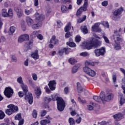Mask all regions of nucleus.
I'll use <instances>...</instances> for the list:
<instances>
[{
  "mask_svg": "<svg viewBox=\"0 0 125 125\" xmlns=\"http://www.w3.org/2000/svg\"><path fill=\"white\" fill-rule=\"evenodd\" d=\"M50 43H52L54 45L58 43V40L56 39V37L55 36H53L51 39L50 41Z\"/></svg>",
  "mask_w": 125,
  "mask_h": 125,
  "instance_id": "22",
  "label": "nucleus"
},
{
  "mask_svg": "<svg viewBox=\"0 0 125 125\" xmlns=\"http://www.w3.org/2000/svg\"><path fill=\"white\" fill-rule=\"evenodd\" d=\"M21 87L23 92L24 93V95H25L24 99L25 100H27L29 104H33V94H32V93H30V92H29L28 94H27L28 91V86H27V85L22 84L21 85Z\"/></svg>",
  "mask_w": 125,
  "mask_h": 125,
  "instance_id": "3",
  "label": "nucleus"
},
{
  "mask_svg": "<svg viewBox=\"0 0 125 125\" xmlns=\"http://www.w3.org/2000/svg\"><path fill=\"white\" fill-rule=\"evenodd\" d=\"M80 56H83V57H86L89 56V53L87 52H82L80 54Z\"/></svg>",
  "mask_w": 125,
  "mask_h": 125,
  "instance_id": "42",
  "label": "nucleus"
},
{
  "mask_svg": "<svg viewBox=\"0 0 125 125\" xmlns=\"http://www.w3.org/2000/svg\"><path fill=\"white\" fill-rule=\"evenodd\" d=\"M55 98L57 101V106L58 110H64L65 108V102L63 100L62 98L59 96L58 94L55 95Z\"/></svg>",
  "mask_w": 125,
  "mask_h": 125,
  "instance_id": "5",
  "label": "nucleus"
},
{
  "mask_svg": "<svg viewBox=\"0 0 125 125\" xmlns=\"http://www.w3.org/2000/svg\"><path fill=\"white\" fill-rule=\"evenodd\" d=\"M35 16L36 17V21H39L38 23L36 24H32V28L33 30H37V29H40L41 27H42V21L44 20V15H41L39 14V13H36L35 14Z\"/></svg>",
  "mask_w": 125,
  "mask_h": 125,
  "instance_id": "4",
  "label": "nucleus"
},
{
  "mask_svg": "<svg viewBox=\"0 0 125 125\" xmlns=\"http://www.w3.org/2000/svg\"><path fill=\"white\" fill-rule=\"evenodd\" d=\"M44 88L47 93H50V89L48 88V86H46Z\"/></svg>",
  "mask_w": 125,
  "mask_h": 125,
  "instance_id": "62",
  "label": "nucleus"
},
{
  "mask_svg": "<svg viewBox=\"0 0 125 125\" xmlns=\"http://www.w3.org/2000/svg\"><path fill=\"white\" fill-rule=\"evenodd\" d=\"M64 48L61 49L58 52V54L60 55V56H62L63 55V54L64 53Z\"/></svg>",
  "mask_w": 125,
  "mask_h": 125,
  "instance_id": "51",
  "label": "nucleus"
},
{
  "mask_svg": "<svg viewBox=\"0 0 125 125\" xmlns=\"http://www.w3.org/2000/svg\"><path fill=\"white\" fill-rule=\"evenodd\" d=\"M116 40L118 42L116 41H115V44H114V48L116 50H120V49H121L122 47H121L120 42H123V39L117 37Z\"/></svg>",
  "mask_w": 125,
  "mask_h": 125,
  "instance_id": "10",
  "label": "nucleus"
},
{
  "mask_svg": "<svg viewBox=\"0 0 125 125\" xmlns=\"http://www.w3.org/2000/svg\"><path fill=\"white\" fill-rule=\"evenodd\" d=\"M51 122L49 120L44 119L40 121L41 125H46L48 124H50Z\"/></svg>",
  "mask_w": 125,
  "mask_h": 125,
  "instance_id": "30",
  "label": "nucleus"
},
{
  "mask_svg": "<svg viewBox=\"0 0 125 125\" xmlns=\"http://www.w3.org/2000/svg\"><path fill=\"white\" fill-rule=\"evenodd\" d=\"M102 24L104 26V27H105V28H109V27L108 21H103Z\"/></svg>",
  "mask_w": 125,
  "mask_h": 125,
  "instance_id": "47",
  "label": "nucleus"
},
{
  "mask_svg": "<svg viewBox=\"0 0 125 125\" xmlns=\"http://www.w3.org/2000/svg\"><path fill=\"white\" fill-rule=\"evenodd\" d=\"M18 94H19V97H20L21 98H22V97L24 96V92L22 91L19 92Z\"/></svg>",
  "mask_w": 125,
  "mask_h": 125,
  "instance_id": "61",
  "label": "nucleus"
},
{
  "mask_svg": "<svg viewBox=\"0 0 125 125\" xmlns=\"http://www.w3.org/2000/svg\"><path fill=\"white\" fill-rule=\"evenodd\" d=\"M119 94L120 96V104L121 105H123V104L125 103V99L123 98V94L120 93Z\"/></svg>",
  "mask_w": 125,
  "mask_h": 125,
  "instance_id": "40",
  "label": "nucleus"
},
{
  "mask_svg": "<svg viewBox=\"0 0 125 125\" xmlns=\"http://www.w3.org/2000/svg\"><path fill=\"white\" fill-rule=\"evenodd\" d=\"M77 124H81V122H82V117H79L76 121Z\"/></svg>",
  "mask_w": 125,
  "mask_h": 125,
  "instance_id": "64",
  "label": "nucleus"
},
{
  "mask_svg": "<svg viewBox=\"0 0 125 125\" xmlns=\"http://www.w3.org/2000/svg\"><path fill=\"white\" fill-rule=\"evenodd\" d=\"M34 12V10H33V9L31 8L29 10H28V9H26L25 10V14L26 15H30L31 13H33Z\"/></svg>",
  "mask_w": 125,
  "mask_h": 125,
  "instance_id": "39",
  "label": "nucleus"
},
{
  "mask_svg": "<svg viewBox=\"0 0 125 125\" xmlns=\"http://www.w3.org/2000/svg\"><path fill=\"white\" fill-rule=\"evenodd\" d=\"M33 42H34V41L33 40H31L28 43H27V49H31V46H33Z\"/></svg>",
  "mask_w": 125,
  "mask_h": 125,
  "instance_id": "41",
  "label": "nucleus"
},
{
  "mask_svg": "<svg viewBox=\"0 0 125 125\" xmlns=\"http://www.w3.org/2000/svg\"><path fill=\"white\" fill-rule=\"evenodd\" d=\"M85 19H86V16L84 15L83 18H79L77 20V23L78 24H81V23H83V21H85Z\"/></svg>",
  "mask_w": 125,
  "mask_h": 125,
  "instance_id": "31",
  "label": "nucleus"
},
{
  "mask_svg": "<svg viewBox=\"0 0 125 125\" xmlns=\"http://www.w3.org/2000/svg\"><path fill=\"white\" fill-rule=\"evenodd\" d=\"M113 117L115 120V125H120V123H119L118 122H120V121L124 119V115H123V114L121 113H118L114 115L113 116Z\"/></svg>",
  "mask_w": 125,
  "mask_h": 125,
  "instance_id": "7",
  "label": "nucleus"
},
{
  "mask_svg": "<svg viewBox=\"0 0 125 125\" xmlns=\"http://www.w3.org/2000/svg\"><path fill=\"white\" fill-rule=\"evenodd\" d=\"M68 62L71 65H74L75 63L77 62V61L74 58H71L68 60Z\"/></svg>",
  "mask_w": 125,
  "mask_h": 125,
  "instance_id": "38",
  "label": "nucleus"
},
{
  "mask_svg": "<svg viewBox=\"0 0 125 125\" xmlns=\"http://www.w3.org/2000/svg\"><path fill=\"white\" fill-rule=\"evenodd\" d=\"M32 78L34 81H37L38 80V77L37 76V74H32Z\"/></svg>",
  "mask_w": 125,
  "mask_h": 125,
  "instance_id": "63",
  "label": "nucleus"
},
{
  "mask_svg": "<svg viewBox=\"0 0 125 125\" xmlns=\"http://www.w3.org/2000/svg\"><path fill=\"white\" fill-rule=\"evenodd\" d=\"M68 123L69 125H75L76 124V122L75 119L72 117H70L68 119Z\"/></svg>",
  "mask_w": 125,
  "mask_h": 125,
  "instance_id": "34",
  "label": "nucleus"
},
{
  "mask_svg": "<svg viewBox=\"0 0 125 125\" xmlns=\"http://www.w3.org/2000/svg\"><path fill=\"white\" fill-rule=\"evenodd\" d=\"M15 120L16 121H20V120H22V116L21 115V113H19L15 116Z\"/></svg>",
  "mask_w": 125,
  "mask_h": 125,
  "instance_id": "37",
  "label": "nucleus"
},
{
  "mask_svg": "<svg viewBox=\"0 0 125 125\" xmlns=\"http://www.w3.org/2000/svg\"><path fill=\"white\" fill-rule=\"evenodd\" d=\"M88 0H84L83 6L80 8L82 11H86L87 10Z\"/></svg>",
  "mask_w": 125,
  "mask_h": 125,
  "instance_id": "19",
  "label": "nucleus"
},
{
  "mask_svg": "<svg viewBox=\"0 0 125 125\" xmlns=\"http://www.w3.org/2000/svg\"><path fill=\"white\" fill-rule=\"evenodd\" d=\"M105 52H106V50L104 47H102L100 49H97L94 50V53L97 57L104 56Z\"/></svg>",
  "mask_w": 125,
  "mask_h": 125,
  "instance_id": "8",
  "label": "nucleus"
},
{
  "mask_svg": "<svg viewBox=\"0 0 125 125\" xmlns=\"http://www.w3.org/2000/svg\"><path fill=\"white\" fill-rule=\"evenodd\" d=\"M7 108L9 109H7V110H19L18 106L14 105L13 104L8 105Z\"/></svg>",
  "mask_w": 125,
  "mask_h": 125,
  "instance_id": "23",
  "label": "nucleus"
},
{
  "mask_svg": "<svg viewBox=\"0 0 125 125\" xmlns=\"http://www.w3.org/2000/svg\"><path fill=\"white\" fill-rule=\"evenodd\" d=\"M78 101L80 103H82V104H85L86 103V101L85 100H82L81 97H78Z\"/></svg>",
  "mask_w": 125,
  "mask_h": 125,
  "instance_id": "45",
  "label": "nucleus"
},
{
  "mask_svg": "<svg viewBox=\"0 0 125 125\" xmlns=\"http://www.w3.org/2000/svg\"><path fill=\"white\" fill-rule=\"evenodd\" d=\"M71 36H72V33H71V32H67L65 34V35L66 39H68Z\"/></svg>",
  "mask_w": 125,
  "mask_h": 125,
  "instance_id": "57",
  "label": "nucleus"
},
{
  "mask_svg": "<svg viewBox=\"0 0 125 125\" xmlns=\"http://www.w3.org/2000/svg\"><path fill=\"white\" fill-rule=\"evenodd\" d=\"M37 38L40 41H42V40H43V36H42V34H38L37 36Z\"/></svg>",
  "mask_w": 125,
  "mask_h": 125,
  "instance_id": "59",
  "label": "nucleus"
},
{
  "mask_svg": "<svg viewBox=\"0 0 125 125\" xmlns=\"http://www.w3.org/2000/svg\"><path fill=\"white\" fill-rule=\"evenodd\" d=\"M31 57L34 59V60H38L40 58V55H39V51L35 50L34 52L31 54Z\"/></svg>",
  "mask_w": 125,
  "mask_h": 125,
  "instance_id": "14",
  "label": "nucleus"
},
{
  "mask_svg": "<svg viewBox=\"0 0 125 125\" xmlns=\"http://www.w3.org/2000/svg\"><path fill=\"white\" fill-rule=\"evenodd\" d=\"M70 30H71V22L68 23L64 28V31L66 32H69Z\"/></svg>",
  "mask_w": 125,
  "mask_h": 125,
  "instance_id": "35",
  "label": "nucleus"
},
{
  "mask_svg": "<svg viewBox=\"0 0 125 125\" xmlns=\"http://www.w3.org/2000/svg\"><path fill=\"white\" fill-rule=\"evenodd\" d=\"M39 34H40V31H34L31 33L30 37L31 38L34 39V38H36V37H38Z\"/></svg>",
  "mask_w": 125,
  "mask_h": 125,
  "instance_id": "28",
  "label": "nucleus"
},
{
  "mask_svg": "<svg viewBox=\"0 0 125 125\" xmlns=\"http://www.w3.org/2000/svg\"><path fill=\"white\" fill-rule=\"evenodd\" d=\"M72 41H73L72 38H70L69 42H66L67 45H68L70 47H76V43L75 42H72Z\"/></svg>",
  "mask_w": 125,
  "mask_h": 125,
  "instance_id": "21",
  "label": "nucleus"
},
{
  "mask_svg": "<svg viewBox=\"0 0 125 125\" xmlns=\"http://www.w3.org/2000/svg\"><path fill=\"white\" fill-rule=\"evenodd\" d=\"M1 15L5 18L7 17V10L6 9H2L1 12Z\"/></svg>",
  "mask_w": 125,
  "mask_h": 125,
  "instance_id": "33",
  "label": "nucleus"
},
{
  "mask_svg": "<svg viewBox=\"0 0 125 125\" xmlns=\"http://www.w3.org/2000/svg\"><path fill=\"white\" fill-rule=\"evenodd\" d=\"M17 111H18V110H6L5 113L6 115H8V116H10V115H12V114H14L15 112H17Z\"/></svg>",
  "mask_w": 125,
  "mask_h": 125,
  "instance_id": "24",
  "label": "nucleus"
},
{
  "mask_svg": "<svg viewBox=\"0 0 125 125\" xmlns=\"http://www.w3.org/2000/svg\"><path fill=\"white\" fill-rule=\"evenodd\" d=\"M102 96H103L102 92H101L100 94V97L97 96H94L93 97V99L96 101V102H98L99 103H104V100L102 99Z\"/></svg>",
  "mask_w": 125,
  "mask_h": 125,
  "instance_id": "13",
  "label": "nucleus"
},
{
  "mask_svg": "<svg viewBox=\"0 0 125 125\" xmlns=\"http://www.w3.org/2000/svg\"><path fill=\"white\" fill-rule=\"evenodd\" d=\"M57 26L58 28H61V26H62V22H61V21H57Z\"/></svg>",
  "mask_w": 125,
  "mask_h": 125,
  "instance_id": "60",
  "label": "nucleus"
},
{
  "mask_svg": "<svg viewBox=\"0 0 125 125\" xmlns=\"http://www.w3.org/2000/svg\"><path fill=\"white\" fill-rule=\"evenodd\" d=\"M103 38L105 42H106V43H110V41L109 40L108 38H107V37L105 36V33H103Z\"/></svg>",
  "mask_w": 125,
  "mask_h": 125,
  "instance_id": "43",
  "label": "nucleus"
},
{
  "mask_svg": "<svg viewBox=\"0 0 125 125\" xmlns=\"http://www.w3.org/2000/svg\"><path fill=\"white\" fill-rule=\"evenodd\" d=\"M63 50L65 54H68V53L71 51V49L69 48H63Z\"/></svg>",
  "mask_w": 125,
  "mask_h": 125,
  "instance_id": "55",
  "label": "nucleus"
},
{
  "mask_svg": "<svg viewBox=\"0 0 125 125\" xmlns=\"http://www.w3.org/2000/svg\"><path fill=\"white\" fill-rule=\"evenodd\" d=\"M26 21L29 26H32L33 24H34V20H33L30 17H26Z\"/></svg>",
  "mask_w": 125,
  "mask_h": 125,
  "instance_id": "20",
  "label": "nucleus"
},
{
  "mask_svg": "<svg viewBox=\"0 0 125 125\" xmlns=\"http://www.w3.org/2000/svg\"><path fill=\"white\" fill-rule=\"evenodd\" d=\"M16 30V28L14 26H11L10 28V32L11 34H13L14 33V32H15Z\"/></svg>",
  "mask_w": 125,
  "mask_h": 125,
  "instance_id": "50",
  "label": "nucleus"
},
{
  "mask_svg": "<svg viewBox=\"0 0 125 125\" xmlns=\"http://www.w3.org/2000/svg\"><path fill=\"white\" fill-rule=\"evenodd\" d=\"M48 86L51 90H54L56 87V82L53 80L49 82Z\"/></svg>",
  "mask_w": 125,
  "mask_h": 125,
  "instance_id": "15",
  "label": "nucleus"
},
{
  "mask_svg": "<svg viewBox=\"0 0 125 125\" xmlns=\"http://www.w3.org/2000/svg\"><path fill=\"white\" fill-rule=\"evenodd\" d=\"M46 113H47L46 110H43V111H42L41 112V117H44V116H45V115H46Z\"/></svg>",
  "mask_w": 125,
  "mask_h": 125,
  "instance_id": "56",
  "label": "nucleus"
},
{
  "mask_svg": "<svg viewBox=\"0 0 125 125\" xmlns=\"http://www.w3.org/2000/svg\"><path fill=\"white\" fill-rule=\"evenodd\" d=\"M82 13H83V11L80 8L77 10V13H76V15H77V16H80V15H81V14H82Z\"/></svg>",
  "mask_w": 125,
  "mask_h": 125,
  "instance_id": "54",
  "label": "nucleus"
},
{
  "mask_svg": "<svg viewBox=\"0 0 125 125\" xmlns=\"http://www.w3.org/2000/svg\"><path fill=\"white\" fill-rule=\"evenodd\" d=\"M61 10L63 13H66V12H68V8L66 6L62 5L61 6Z\"/></svg>",
  "mask_w": 125,
  "mask_h": 125,
  "instance_id": "36",
  "label": "nucleus"
},
{
  "mask_svg": "<svg viewBox=\"0 0 125 125\" xmlns=\"http://www.w3.org/2000/svg\"><path fill=\"white\" fill-rule=\"evenodd\" d=\"M81 31L83 32L84 35H85L88 33V30L87 29V27L86 26L84 25L81 27Z\"/></svg>",
  "mask_w": 125,
  "mask_h": 125,
  "instance_id": "26",
  "label": "nucleus"
},
{
  "mask_svg": "<svg viewBox=\"0 0 125 125\" xmlns=\"http://www.w3.org/2000/svg\"><path fill=\"white\" fill-rule=\"evenodd\" d=\"M35 94L37 96H40L42 94V90L40 87H37L35 89Z\"/></svg>",
  "mask_w": 125,
  "mask_h": 125,
  "instance_id": "27",
  "label": "nucleus"
},
{
  "mask_svg": "<svg viewBox=\"0 0 125 125\" xmlns=\"http://www.w3.org/2000/svg\"><path fill=\"white\" fill-rule=\"evenodd\" d=\"M102 5H103V6H107L108 5V1L105 0L102 2Z\"/></svg>",
  "mask_w": 125,
  "mask_h": 125,
  "instance_id": "58",
  "label": "nucleus"
},
{
  "mask_svg": "<svg viewBox=\"0 0 125 125\" xmlns=\"http://www.w3.org/2000/svg\"><path fill=\"white\" fill-rule=\"evenodd\" d=\"M77 90L79 93H82L83 92V87L81 85V83L78 82L77 83Z\"/></svg>",
  "mask_w": 125,
  "mask_h": 125,
  "instance_id": "29",
  "label": "nucleus"
},
{
  "mask_svg": "<svg viewBox=\"0 0 125 125\" xmlns=\"http://www.w3.org/2000/svg\"><path fill=\"white\" fill-rule=\"evenodd\" d=\"M103 93V96H102V99L104 100V102H109L114 98V94L113 93H108L106 94L105 95V92H102Z\"/></svg>",
  "mask_w": 125,
  "mask_h": 125,
  "instance_id": "6",
  "label": "nucleus"
},
{
  "mask_svg": "<svg viewBox=\"0 0 125 125\" xmlns=\"http://www.w3.org/2000/svg\"><path fill=\"white\" fill-rule=\"evenodd\" d=\"M100 26V22L95 23L91 27L92 32H96V33H100L102 30L99 27Z\"/></svg>",
  "mask_w": 125,
  "mask_h": 125,
  "instance_id": "11",
  "label": "nucleus"
},
{
  "mask_svg": "<svg viewBox=\"0 0 125 125\" xmlns=\"http://www.w3.org/2000/svg\"><path fill=\"white\" fill-rule=\"evenodd\" d=\"M30 37L28 34H24L21 35L18 39L19 42H23L24 41H29Z\"/></svg>",
  "mask_w": 125,
  "mask_h": 125,
  "instance_id": "12",
  "label": "nucleus"
},
{
  "mask_svg": "<svg viewBox=\"0 0 125 125\" xmlns=\"http://www.w3.org/2000/svg\"><path fill=\"white\" fill-rule=\"evenodd\" d=\"M124 11V8L123 7H120L119 9H117L113 12V15L114 16H119Z\"/></svg>",
  "mask_w": 125,
  "mask_h": 125,
  "instance_id": "16",
  "label": "nucleus"
},
{
  "mask_svg": "<svg viewBox=\"0 0 125 125\" xmlns=\"http://www.w3.org/2000/svg\"><path fill=\"white\" fill-rule=\"evenodd\" d=\"M17 82L19 83H21V84H23V80H22V77H20L17 79Z\"/></svg>",
  "mask_w": 125,
  "mask_h": 125,
  "instance_id": "53",
  "label": "nucleus"
},
{
  "mask_svg": "<svg viewBox=\"0 0 125 125\" xmlns=\"http://www.w3.org/2000/svg\"><path fill=\"white\" fill-rule=\"evenodd\" d=\"M51 101V98L49 97H45L44 98V102L46 103V105L45 106V109H49V106H48V103Z\"/></svg>",
  "mask_w": 125,
  "mask_h": 125,
  "instance_id": "18",
  "label": "nucleus"
},
{
  "mask_svg": "<svg viewBox=\"0 0 125 125\" xmlns=\"http://www.w3.org/2000/svg\"><path fill=\"white\" fill-rule=\"evenodd\" d=\"M87 66H95V62L90 61H86L85 62V67H83V70L87 75L90 76V77H94L96 75V72L91 68L87 67Z\"/></svg>",
  "mask_w": 125,
  "mask_h": 125,
  "instance_id": "2",
  "label": "nucleus"
},
{
  "mask_svg": "<svg viewBox=\"0 0 125 125\" xmlns=\"http://www.w3.org/2000/svg\"><path fill=\"white\" fill-rule=\"evenodd\" d=\"M4 94L8 98H10L13 95V89L10 87H6L4 91Z\"/></svg>",
  "mask_w": 125,
  "mask_h": 125,
  "instance_id": "9",
  "label": "nucleus"
},
{
  "mask_svg": "<svg viewBox=\"0 0 125 125\" xmlns=\"http://www.w3.org/2000/svg\"><path fill=\"white\" fill-rule=\"evenodd\" d=\"M5 117V114L2 110H0V120H3Z\"/></svg>",
  "mask_w": 125,
  "mask_h": 125,
  "instance_id": "44",
  "label": "nucleus"
},
{
  "mask_svg": "<svg viewBox=\"0 0 125 125\" xmlns=\"http://www.w3.org/2000/svg\"><path fill=\"white\" fill-rule=\"evenodd\" d=\"M79 68H80V66L79 65H75L72 69V74H75V73H77L78 72V70H79Z\"/></svg>",
  "mask_w": 125,
  "mask_h": 125,
  "instance_id": "32",
  "label": "nucleus"
},
{
  "mask_svg": "<svg viewBox=\"0 0 125 125\" xmlns=\"http://www.w3.org/2000/svg\"><path fill=\"white\" fill-rule=\"evenodd\" d=\"M32 116L34 118V119H37V117H38V112L37 111V110H33V112L32 113Z\"/></svg>",
  "mask_w": 125,
  "mask_h": 125,
  "instance_id": "46",
  "label": "nucleus"
},
{
  "mask_svg": "<svg viewBox=\"0 0 125 125\" xmlns=\"http://www.w3.org/2000/svg\"><path fill=\"white\" fill-rule=\"evenodd\" d=\"M7 17L10 18H13V10L12 9L9 8L7 11Z\"/></svg>",
  "mask_w": 125,
  "mask_h": 125,
  "instance_id": "25",
  "label": "nucleus"
},
{
  "mask_svg": "<svg viewBox=\"0 0 125 125\" xmlns=\"http://www.w3.org/2000/svg\"><path fill=\"white\" fill-rule=\"evenodd\" d=\"M15 11L17 13V15L19 18L22 17V16L23 15V11L21 8L16 7L15 8Z\"/></svg>",
  "mask_w": 125,
  "mask_h": 125,
  "instance_id": "17",
  "label": "nucleus"
},
{
  "mask_svg": "<svg viewBox=\"0 0 125 125\" xmlns=\"http://www.w3.org/2000/svg\"><path fill=\"white\" fill-rule=\"evenodd\" d=\"M81 36H77L75 37V42H77L78 43H79V42H81Z\"/></svg>",
  "mask_w": 125,
  "mask_h": 125,
  "instance_id": "48",
  "label": "nucleus"
},
{
  "mask_svg": "<svg viewBox=\"0 0 125 125\" xmlns=\"http://www.w3.org/2000/svg\"><path fill=\"white\" fill-rule=\"evenodd\" d=\"M19 122L18 123V125H24V123H25V120H24V119H21L20 120H19Z\"/></svg>",
  "mask_w": 125,
  "mask_h": 125,
  "instance_id": "52",
  "label": "nucleus"
},
{
  "mask_svg": "<svg viewBox=\"0 0 125 125\" xmlns=\"http://www.w3.org/2000/svg\"><path fill=\"white\" fill-rule=\"evenodd\" d=\"M121 32H122V28H120L118 31H115L114 32V34L116 35V36H119V37H120V36H121V34H120Z\"/></svg>",
  "mask_w": 125,
  "mask_h": 125,
  "instance_id": "49",
  "label": "nucleus"
},
{
  "mask_svg": "<svg viewBox=\"0 0 125 125\" xmlns=\"http://www.w3.org/2000/svg\"><path fill=\"white\" fill-rule=\"evenodd\" d=\"M101 43H102L101 41L97 39H93L88 42L84 43L83 45L86 49L90 50V49H92V48H97V47H99V46L101 45Z\"/></svg>",
  "mask_w": 125,
  "mask_h": 125,
  "instance_id": "1",
  "label": "nucleus"
}]
</instances>
